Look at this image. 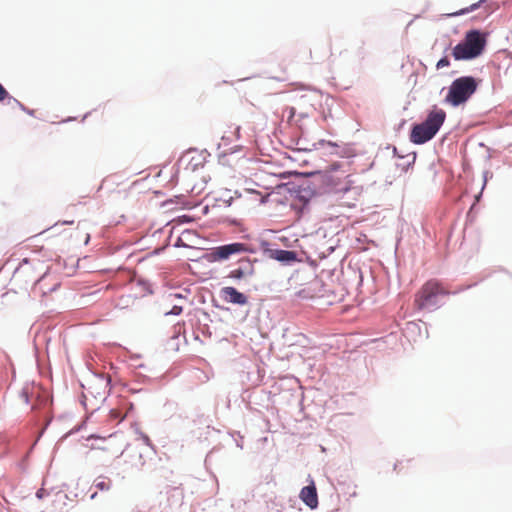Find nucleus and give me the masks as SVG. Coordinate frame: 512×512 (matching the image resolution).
Returning <instances> with one entry per match:
<instances>
[{
	"label": "nucleus",
	"mask_w": 512,
	"mask_h": 512,
	"mask_svg": "<svg viewBox=\"0 0 512 512\" xmlns=\"http://www.w3.org/2000/svg\"><path fill=\"white\" fill-rule=\"evenodd\" d=\"M340 166L335 162L329 166V170L309 173L296 172L295 180L283 184L290 195L302 203L299 209L300 213L308 211L310 201L317 196L323 194L344 195L351 190L353 181L349 179L350 175H335Z\"/></svg>",
	"instance_id": "f257e3e1"
},
{
	"label": "nucleus",
	"mask_w": 512,
	"mask_h": 512,
	"mask_svg": "<svg viewBox=\"0 0 512 512\" xmlns=\"http://www.w3.org/2000/svg\"><path fill=\"white\" fill-rule=\"evenodd\" d=\"M479 83L480 80L471 75L454 79L448 87L444 102L452 107L465 104L477 91Z\"/></svg>",
	"instance_id": "f03ea898"
},
{
	"label": "nucleus",
	"mask_w": 512,
	"mask_h": 512,
	"mask_svg": "<svg viewBox=\"0 0 512 512\" xmlns=\"http://www.w3.org/2000/svg\"><path fill=\"white\" fill-rule=\"evenodd\" d=\"M256 249L244 242H231L209 249L204 258L209 263L224 262L240 254H255Z\"/></svg>",
	"instance_id": "7ed1b4c3"
},
{
	"label": "nucleus",
	"mask_w": 512,
	"mask_h": 512,
	"mask_svg": "<svg viewBox=\"0 0 512 512\" xmlns=\"http://www.w3.org/2000/svg\"><path fill=\"white\" fill-rule=\"evenodd\" d=\"M447 294L448 293L442 289L437 282L428 281L416 294L415 303L418 309L431 312L442 305L440 297Z\"/></svg>",
	"instance_id": "20e7f679"
},
{
	"label": "nucleus",
	"mask_w": 512,
	"mask_h": 512,
	"mask_svg": "<svg viewBox=\"0 0 512 512\" xmlns=\"http://www.w3.org/2000/svg\"><path fill=\"white\" fill-rule=\"evenodd\" d=\"M261 247L265 255L269 258L280 262L282 265L290 266L294 263L301 262L299 258V254L295 250H286L279 248H270V244L268 241H262Z\"/></svg>",
	"instance_id": "39448f33"
},
{
	"label": "nucleus",
	"mask_w": 512,
	"mask_h": 512,
	"mask_svg": "<svg viewBox=\"0 0 512 512\" xmlns=\"http://www.w3.org/2000/svg\"><path fill=\"white\" fill-rule=\"evenodd\" d=\"M256 262H258L257 259H250L247 256L239 258L237 260V267L229 271L227 278L235 282L251 278L255 274L254 263Z\"/></svg>",
	"instance_id": "423d86ee"
},
{
	"label": "nucleus",
	"mask_w": 512,
	"mask_h": 512,
	"mask_svg": "<svg viewBox=\"0 0 512 512\" xmlns=\"http://www.w3.org/2000/svg\"><path fill=\"white\" fill-rule=\"evenodd\" d=\"M463 40L480 56L487 45V34L480 29H470L465 33Z\"/></svg>",
	"instance_id": "0eeeda50"
},
{
	"label": "nucleus",
	"mask_w": 512,
	"mask_h": 512,
	"mask_svg": "<svg viewBox=\"0 0 512 512\" xmlns=\"http://www.w3.org/2000/svg\"><path fill=\"white\" fill-rule=\"evenodd\" d=\"M436 136V133L423 123H413L410 129L409 139L413 144L422 145Z\"/></svg>",
	"instance_id": "6e6552de"
},
{
	"label": "nucleus",
	"mask_w": 512,
	"mask_h": 512,
	"mask_svg": "<svg viewBox=\"0 0 512 512\" xmlns=\"http://www.w3.org/2000/svg\"><path fill=\"white\" fill-rule=\"evenodd\" d=\"M446 120V112L439 108L437 105H433L432 108L428 111L427 116L423 123L425 126L430 128L436 134L439 132L440 128L444 124Z\"/></svg>",
	"instance_id": "1a4fd4ad"
},
{
	"label": "nucleus",
	"mask_w": 512,
	"mask_h": 512,
	"mask_svg": "<svg viewBox=\"0 0 512 512\" xmlns=\"http://www.w3.org/2000/svg\"><path fill=\"white\" fill-rule=\"evenodd\" d=\"M219 296L227 303L243 306L248 303V297L233 286H225L220 289Z\"/></svg>",
	"instance_id": "9d476101"
},
{
	"label": "nucleus",
	"mask_w": 512,
	"mask_h": 512,
	"mask_svg": "<svg viewBox=\"0 0 512 512\" xmlns=\"http://www.w3.org/2000/svg\"><path fill=\"white\" fill-rule=\"evenodd\" d=\"M299 498L303 501V503L309 507L311 510H314L318 507V494L315 482L313 480L306 486H304L299 494Z\"/></svg>",
	"instance_id": "9b49d317"
},
{
	"label": "nucleus",
	"mask_w": 512,
	"mask_h": 512,
	"mask_svg": "<svg viewBox=\"0 0 512 512\" xmlns=\"http://www.w3.org/2000/svg\"><path fill=\"white\" fill-rule=\"evenodd\" d=\"M452 56L456 61H469L479 57L478 54L471 47H469L463 39L453 47Z\"/></svg>",
	"instance_id": "f8f14e48"
},
{
	"label": "nucleus",
	"mask_w": 512,
	"mask_h": 512,
	"mask_svg": "<svg viewBox=\"0 0 512 512\" xmlns=\"http://www.w3.org/2000/svg\"><path fill=\"white\" fill-rule=\"evenodd\" d=\"M209 155L210 154L208 153V151L206 149H204L203 151H201L200 154H198L197 156H192L189 159L185 169L190 170L192 172L198 170L200 167L204 166L206 157Z\"/></svg>",
	"instance_id": "ddd939ff"
},
{
	"label": "nucleus",
	"mask_w": 512,
	"mask_h": 512,
	"mask_svg": "<svg viewBox=\"0 0 512 512\" xmlns=\"http://www.w3.org/2000/svg\"><path fill=\"white\" fill-rule=\"evenodd\" d=\"M416 152H410L405 155H399V161L396 166L403 172H407L408 169L415 163Z\"/></svg>",
	"instance_id": "4468645a"
},
{
	"label": "nucleus",
	"mask_w": 512,
	"mask_h": 512,
	"mask_svg": "<svg viewBox=\"0 0 512 512\" xmlns=\"http://www.w3.org/2000/svg\"><path fill=\"white\" fill-rule=\"evenodd\" d=\"M421 326H424V330H425V338H428V327H427V324L425 322H422L420 321L419 323L417 322H408L407 325H406V331L408 333H418L419 335H421L422 333V330H421Z\"/></svg>",
	"instance_id": "2eb2a0df"
},
{
	"label": "nucleus",
	"mask_w": 512,
	"mask_h": 512,
	"mask_svg": "<svg viewBox=\"0 0 512 512\" xmlns=\"http://www.w3.org/2000/svg\"><path fill=\"white\" fill-rule=\"evenodd\" d=\"M45 278H46V276H45V275H43V276H41L39 279H37V280L35 281V290H36V289H39V290L41 291V293H42V295H43V296H44V295H47L48 293H51V292L56 291V290H57V288L60 286V284H59V283H55V284H53L51 287H49V288H47V289H44L43 284H44Z\"/></svg>",
	"instance_id": "dca6fc26"
},
{
	"label": "nucleus",
	"mask_w": 512,
	"mask_h": 512,
	"mask_svg": "<svg viewBox=\"0 0 512 512\" xmlns=\"http://www.w3.org/2000/svg\"><path fill=\"white\" fill-rule=\"evenodd\" d=\"M483 3H480V0L476 3H473L472 5H470L469 7H466V8H463V9H460L459 11L457 12H454L452 14H450L451 16H460V15H464V14H467V13H470V12H473L475 10H477L478 8L481 7Z\"/></svg>",
	"instance_id": "f3484780"
},
{
	"label": "nucleus",
	"mask_w": 512,
	"mask_h": 512,
	"mask_svg": "<svg viewBox=\"0 0 512 512\" xmlns=\"http://www.w3.org/2000/svg\"><path fill=\"white\" fill-rule=\"evenodd\" d=\"M242 149H243L242 145H234V146L227 148L223 152L219 153V155H218L219 162H221L222 159L225 158L226 156L240 152Z\"/></svg>",
	"instance_id": "a211bd4d"
},
{
	"label": "nucleus",
	"mask_w": 512,
	"mask_h": 512,
	"mask_svg": "<svg viewBox=\"0 0 512 512\" xmlns=\"http://www.w3.org/2000/svg\"><path fill=\"white\" fill-rule=\"evenodd\" d=\"M94 486L100 491H108L111 488V480L105 481L104 478L99 477L94 481Z\"/></svg>",
	"instance_id": "6ab92c4d"
},
{
	"label": "nucleus",
	"mask_w": 512,
	"mask_h": 512,
	"mask_svg": "<svg viewBox=\"0 0 512 512\" xmlns=\"http://www.w3.org/2000/svg\"><path fill=\"white\" fill-rule=\"evenodd\" d=\"M192 232L190 230H185L183 233H182V236H179L175 243H174V247L175 248H189L190 246L188 244H186L184 241H183V236L185 235H191Z\"/></svg>",
	"instance_id": "aec40b11"
},
{
	"label": "nucleus",
	"mask_w": 512,
	"mask_h": 512,
	"mask_svg": "<svg viewBox=\"0 0 512 512\" xmlns=\"http://www.w3.org/2000/svg\"><path fill=\"white\" fill-rule=\"evenodd\" d=\"M11 101H14L15 102V105H17L22 111H24L25 113H27L28 115L30 116H34L35 114V111L32 110V109H29L27 108L24 104H22L20 101H18L16 98L14 97H9V105H11Z\"/></svg>",
	"instance_id": "412c9836"
},
{
	"label": "nucleus",
	"mask_w": 512,
	"mask_h": 512,
	"mask_svg": "<svg viewBox=\"0 0 512 512\" xmlns=\"http://www.w3.org/2000/svg\"><path fill=\"white\" fill-rule=\"evenodd\" d=\"M183 312V307L174 305L169 311L164 312V316H178Z\"/></svg>",
	"instance_id": "4be33fe9"
},
{
	"label": "nucleus",
	"mask_w": 512,
	"mask_h": 512,
	"mask_svg": "<svg viewBox=\"0 0 512 512\" xmlns=\"http://www.w3.org/2000/svg\"><path fill=\"white\" fill-rule=\"evenodd\" d=\"M450 66V59L448 56L441 57L438 62L436 63V69H442L444 67Z\"/></svg>",
	"instance_id": "5701e85b"
},
{
	"label": "nucleus",
	"mask_w": 512,
	"mask_h": 512,
	"mask_svg": "<svg viewBox=\"0 0 512 512\" xmlns=\"http://www.w3.org/2000/svg\"><path fill=\"white\" fill-rule=\"evenodd\" d=\"M325 145L331 147L332 149L338 147V145L335 142L326 141V140H319L317 143L313 144L315 149H318L319 147H322V146H325Z\"/></svg>",
	"instance_id": "b1692460"
},
{
	"label": "nucleus",
	"mask_w": 512,
	"mask_h": 512,
	"mask_svg": "<svg viewBox=\"0 0 512 512\" xmlns=\"http://www.w3.org/2000/svg\"><path fill=\"white\" fill-rule=\"evenodd\" d=\"M9 97H12L6 88L0 83V102L7 100V104L9 105Z\"/></svg>",
	"instance_id": "393cba45"
},
{
	"label": "nucleus",
	"mask_w": 512,
	"mask_h": 512,
	"mask_svg": "<svg viewBox=\"0 0 512 512\" xmlns=\"http://www.w3.org/2000/svg\"><path fill=\"white\" fill-rule=\"evenodd\" d=\"M138 285L142 286L147 293H149V294L153 293V290L151 288V284L149 281L140 279V280H138Z\"/></svg>",
	"instance_id": "a878e982"
},
{
	"label": "nucleus",
	"mask_w": 512,
	"mask_h": 512,
	"mask_svg": "<svg viewBox=\"0 0 512 512\" xmlns=\"http://www.w3.org/2000/svg\"><path fill=\"white\" fill-rule=\"evenodd\" d=\"M232 139L226 135H223L221 138V143L218 144L217 148L220 149L222 146H229L231 144Z\"/></svg>",
	"instance_id": "bb28decb"
},
{
	"label": "nucleus",
	"mask_w": 512,
	"mask_h": 512,
	"mask_svg": "<svg viewBox=\"0 0 512 512\" xmlns=\"http://www.w3.org/2000/svg\"><path fill=\"white\" fill-rule=\"evenodd\" d=\"M135 432L140 436V438L143 440V442L147 446H151V441H150L149 437L146 434H144L143 432L139 431L138 428L135 429Z\"/></svg>",
	"instance_id": "cd10ccee"
},
{
	"label": "nucleus",
	"mask_w": 512,
	"mask_h": 512,
	"mask_svg": "<svg viewBox=\"0 0 512 512\" xmlns=\"http://www.w3.org/2000/svg\"><path fill=\"white\" fill-rule=\"evenodd\" d=\"M493 177V173L486 170L483 172V185H482V190L485 188L486 184H487V181L489 178H492Z\"/></svg>",
	"instance_id": "c85d7f7f"
},
{
	"label": "nucleus",
	"mask_w": 512,
	"mask_h": 512,
	"mask_svg": "<svg viewBox=\"0 0 512 512\" xmlns=\"http://www.w3.org/2000/svg\"><path fill=\"white\" fill-rule=\"evenodd\" d=\"M47 495V492L45 489L41 488L36 492V497L38 499H43Z\"/></svg>",
	"instance_id": "c756f323"
},
{
	"label": "nucleus",
	"mask_w": 512,
	"mask_h": 512,
	"mask_svg": "<svg viewBox=\"0 0 512 512\" xmlns=\"http://www.w3.org/2000/svg\"><path fill=\"white\" fill-rule=\"evenodd\" d=\"M233 135H234L236 140H239L241 138V127L240 126H236L235 127Z\"/></svg>",
	"instance_id": "7c9ffc66"
},
{
	"label": "nucleus",
	"mask_w": 512,
	"mask_h": 512,
	"mask_svg": "<svg viewBox=\"0 0 512 512\" xmlns=\"http://www.w3.org/2000/svg\"><path fill=\"white\" fill-rule=\"evenodd\" d=\"M390 148L392 149L393 155H394L395 157H397L398 159H399V155H403L402 153H400V152H399V150L397 149V147L388 145V146H387V149H390Z\"/></svg>",
	"instance_id": "2f4dec72"
},
{
	"label": "nucleus",
	"mask_w": 512,
	"mask_h": 512,
	"mask_svg": "<svg viewBox=\"0 0 512 512\" xmlns=\"http://www.w3.org/2000/svg\"><path fill=\"white\" fill-rule=\"evenodd\" d=\"M168 297L173 298V299H183L184 298L183 294H181V293H171V294H169Z\"/></svg>",
	"instance_id": "473e14b6"
},
{
	"label": "nucleus",
	"mask_w": 512,
	"mask_h": 512,
	"mask_svg": "<svg viewBox=\"0 0 512 512\" xmlns=\"http://www.w3.org/2000/svg\"><path fill=\"white\" fill-rule=\"evenodd\" d=\"M194 151H196V149H189L184 155H182L180 162H183L188 157V155Z\"/></svg>",
	"instance_id": "72a5a7b5"
},
{
	"label": "nucleus",
	"mask_w": 512,
	"mask_h": 512,
	"mask_svg": "<svg viewBox=\"0 0 512 512\" xmlns=\"http://www.w3.org/2000/svg\"><path fill=\"white\" fill-rule=\"evenodd\" d=\"M110 415H111V417H113V418H119V417H120V412H119V411H117V410H115V409H111V410H110Z\"/></svg>",
	"instance_id": "f704fd0d"
},
{
	"label": "nucleus",
	"mask_w": 512,
	"mask_h": 512,
	"mask_svg": "<svg viewBox=\"0 0 512 512\" xmlns=\"http://www.w3.org/2000/svg\"><path fill=\"white\" fill-rule=\"evenodd\" d=\"M475 285H476V283H473V284H471V285L461 287V288H459L458 290H456L454 293L462 292V291H464V290H466V289H469V288H471V287H473V286H475Z\"/></svg>",
	"instance_id": "c9c22d12"
},
{
	"label": "nucleus",
	"mask_w": 512,
	"mask_h": 512,
	"mask_svg": "<svg viewBox=\"0 0 512 512\" xmlns=\"http://www.w3.org/2000/svg\"><path fill=\"white\" fill-rule=\"evenodd\" d=\"M295 112H296V110L294 107L289 108V120L295 116Z\"/></svg>",
	"instance_id": "e433bc0d"
},
{
	"label": "nucleus",
	"mask_w": 512,
	"mask_h": 512,
	"mask_svg": "<svg viewBox=\"0 0 512 512\" xmlns=\"http://www.w3.org/2000/svg\"><path fill=\"white\" fill-rule=\"evenodd\" d=\"M28 263H29V260L27 258H24L22 260L21 264L19 265V268L17 269V271L22 269L24 267V265H27Z\"/></svg>",
	"instance_id": "4c0bfd02"
},
{
	"label": "nucleus",
	"mask_w": 512,
	"mask_h": 512,
	"mask_svg": "<svg viewBox=\"0 0 512 512\" xmlns=\"http://www.w3.org/2000/svg\"><path fill=\"white\" fill-rule=\"evenodd\" d=\"M212 305L216 308H219V309H223L222 306H220L218 303H217V300L216 299H212Z\"/></svg>",
	"instance_id": "58836bf2"
},
{
	"label": "nucleus",
	"mask_w": 512,
	"mask_h": 512,
	"mask_svg": "<svg viewBox=\"0 0 512 512\" xmlns=\"http://www.w3.org/2000/svg\"><path fill=\"white\" fill-rule=\"evenodd\" d=\"M73 223H74L73 220H65V221L61 222L62 225H72Z\"/></svg>",
	"instance_id": "ea45409f"
},
{
	"label": "nucleus",
	"mask_w": 512,
	"mask_h": 512,
	"mask_svg": "<svg viewBox=\"0 0 512 512\" xmlns=\"http://www.w3.org/2000/svg\"><path fill=\"white\" fill-rule=\"evenodd\" d=\"M22 395H23V399H25L26 403H28L29 399H28V394H27V392L23 391V392H22Z\"/></svg>",
	"instance_id": "a19ab883"
},
{
	"label": "nucleus",
	"mask_w": 512,
	"mask_h": 512,
	"mask_svg": "<svg viewBox=\"0 0 512 512\" xmlns=\"http://www.w3.org/2000/svg\"><path fill=\"white\" fill-rule=\"evenodd\" d=\"M22 395H23V399H25L26 403H28L29 399H28V394H27V392L23 391V392H22Z\"/></svg>",
	"instance_id": "79ce46f5"
},
{
	"label": "nucleus",
	"mask_w": 512,
	"mask_h": 512,
	"mask_svg": "<svg viewBox=\"0 0 512 512\" xmlns=\"http://www.w3.org/2000/svg\"><path fill=\"white\" fill-rule=\"evenodd\" d=\"M96 496H97V492H94L93 494H91L90 499H92V500H93V499H95V498H96Z\"/></svg>",
	"instance_id": "37998d69"
},
{
	"label": "nucleus",
	"mask_w": 512,
	"mask_h": 512,
	"mask_svg": "<svg viewBox=\"0 0 512 512\" xmlns=\"http://www.w3.org/2000/svg\"><path fill=\"white\" fill-rule=\"evenodd\" d=\"M134 408L133 403H129V409L132 410Z\"/></svg>",
	"instance_id": "c03bdc74"
},
{
	"label": "nucleus",
	"mask_w": 512,
	"mask_h": 512,
	"mask_svg": "<svg viewBox=\"0 0 512 512\" xmlns=\"http://www.w3.org/2000/svg\"><path fill=\"white\" fill-rule=\"evenodd\" d=\"M203 212H204V213H207V212H208V206H206V207L204 208V211H203Z\"/></svg>",
	"instance_id": "a18cd8bd"
},
{
	"label": "nucleus",
	"mask_w": 512,
	"mask_h": 512,
	"mask_svg": "<svg viewBox=\"0 0 512 512\" xmlns=\"http://www.w3.org/2000/svg\"><path fill=\"white\" fill-rule=\"evenodd\" d=\"M89 114H90V113H86V114L84 115V117H83V120H84V119H86V118L88 117V115H89Z\"/></svg>",
	"instance_id": "49530a36"
},
{
	"label": "nucleus",
	"mask_w": 512,
	"mask_h": 512,
	"mask_svg": "<svg viewBox=\"0 0 512 512\" xmlns=\"http://www.w3.org/2000/svg\"><path fill=\"white\" fill-rule=\"evenodd\" d=\"M480 196H482V192H480L479 195L476 196V199H478Z\"/></svg>",
	"instance_id": "de8ad7c7"
},
{
	"label": "nucleus",
	"mask_w": 512,
	"mask_h": 512,
	"mask_svg": "<svg viewBox=\"0 0 512 512\" xmlns=\"http://www.w3.org/2000/svg\"><path fill=\"white\" fill-rule=\"evenodd\" d=\"M185 221H188L189 216L184 215Z\"/></svg>",
	"instance_id": "09e8293b"
},
{
	"label": "nucleus",
	"mask_w": 512,
	"mask_h": 512,
	"mask_svg": "<svg viewBox=\"0 0 512 512\" xmlns=\"http://www.w3.org/2000/svg\"><path fill=\"white\" fill-rule=\"evenodd\" d=\"M185 221H188L189 216L184 215Z\"/></svg>",
	"instance_id": "8fccbe9b"
}]
</instances>
